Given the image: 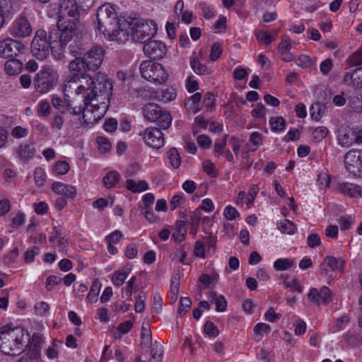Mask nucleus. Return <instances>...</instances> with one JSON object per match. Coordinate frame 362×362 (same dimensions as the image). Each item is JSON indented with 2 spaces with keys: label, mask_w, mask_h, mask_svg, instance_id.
I'll list each match as a JSON object with an SVG mask.
<instances>
[{
  "label": "nucleus",
  "mask_w": 362,
  "mask_h": 362,
  "mask_svg": "<svg viewBox=\"0 0 362 362\" xmlns=\"http://www.w3.org/2000/svg\"><path fill=\"white\" fill-rule=\"evenodd\" d=\"M112 84L106 76L98 73L94 78L82 74L80 76L69 78L64 84V90L74 93L82 100L83 106L73 107L76 115L81 112V122L88 126L98 122L107 112L112 95Z\"/></svg>",
  "instance_id": "f257e3e1"
},
{
  "label": "nucleus",
  "mask_w": 362,
  "mask_h": 362,
  "mask_svg": "<svg viewBox=\"0 0 362 362\" xmlns=\"http://www.w3.org/2000/svg\"><path fill=\"white\" fill-rule=\"evenodd\" d=\"M128 18L121 25L123 30L117 36V42L124 43L131 38L134 42L145 43L156 34L157 25L153 21L141 22L136 18Z\"/></svg>",
  "instance_id": "f03ea898"
},
{
  "label": "nucleus",
  "mask_w": 362,
  "mask_h": 362,
  "mask_svg": "<svg viewBox=\"0 0 362 362\" xmlns=\"http://www.w3.org/2000/svg\"><path fill=\"white\" fill-rule=\"evenodd\" d=\"M28 333L20 327L5 325L0 329V351L8 356H18L27 346Z\"/></svg>",
  "instance_id": "7ed1b4c3"
},
{
  "label": "nucleus",
  "mask_w": 362,
  "mask_h": 362,
  "mask_svg": "<svg viewBox=\"0 0 362 362\" xmlns=\"http://www.w3.org/2000/svg\"><path fill=\"white\" fill-rule=\"evenodd\" d=\"M79 11L75 0H62L58 11L57 29L62 42H68L74 35Z\"/></svg>",
  "instance_id": "20e7f679"
},
{
  "label": "nucleus",
  "mask_w": 362,
  "mask_h": 362,
  "mask_svg": "<svg viewBox=\"0 0 362 362\" xmlns=\"http://www.w3.org/2000/svg\"><path fill=\"white\" fill-rule=\"evenodd\" d=\"M98 29L110 40L117 42V36L123 30L121 25L127 18L117 16L115 8L110 4H105L98 8L96 13Z\"/></svg>",
  "instance_id": "39448f33"
},
{
  "label": "nucleus",
  "mask_w": 362,
  "mask_h": 362,
  "mask_svg": "<svg viewBox=\"0 0 362 362\" xmlns=\"http://www.w3.org/2000/svg\"><path fill=\"white\" fill-rule=\"evenodd\" d=\"M58 40L61 46L67 42H61L60 32L58 29L50 32L48 40L46 32L43 30H38L31 42L33 55L40 60L45 59L49 54V49L52 48V42H57Z\"/></svg>",
  "instance_id": "423d86ee"
},
{
  "label": "nucleus",
  "mask_w": 362,
  "mask_h": 362,
  "mask_svg": "<svg viewBox=\"0 0 362 362\" xmlns=\"http://www.w3.org/2000/svg\"><path fill=\"white\" fill-rule=\"evenodd\" d=\"M139 71L142 78L156 85L163 84L168 79V74L163 66L152 60L143 61Z\"/></svg>",
  "instance_id": "0eeeda50"
},
{
  "label": "nucleus",
  "mask_w": 362,
  "mask_h": 362,
  "mask_svg": "<svg viewBox=\"0 0 362 362\" xmlns=\"http://www.w3.org/2000/svg\"><path fill=\"white\" fill-rule=\"evenodd\" d=\"M54 71L49 66H44L35 76L33 84L37 92L46 93L53 88Z\"/></svg>",
  "instance_id": "6e6552de"
},
{
  "label": "nucleus",
  "mask_w": 362,
  "mask_h": 362,
  "mask_svg": "<svg viewBox=\"0 0 362 362\" xmlns=\"http://www.w3.org/2000/svg\"><path fill=\"white\" fill-rule=\"evenodd\" d=\"M105 56L104 49L98 45H94L87 49L82 57L85 68L88 71H96L102 65Z\"/></svg>",
  "instance_id": "1a4fd4ad"
},
{
  "label": "nucleus",
  "mask_w": 362,
  "mask_h": 362,
  "mask_svg": "<svg viewBox=\"0 0 362 362\" xmlns=\"http://www.w3.org/2000/svg\"><path fill=\"white\" fill-rule=\"evenodd\" d=\"M337 140L342 147H349L354 144H362V136L357 129L341 126L337 132Z\"/></svg>",
  "instance_id": "9d476101"
},
{
  "label": "nucleus",
  "mask_w": 362,
  "mask_h": 362,
  "mask_svg": "<svg viewBox=\"0 0 362 362\" xmlns=\"http://www.w3.org/2000/svg\"><path fill=\"white\" fill-rule=\"evenodd\" d=\"M344 267V260L339 261L334 256H327L319 266V273L327 280H331L333 279V273L337 271L343 272Z\"/></svg>",
  "instance_id": "9b49d317"
},
{
  "label": "nucleus",
  "mask_w": 362,
  "mask_h": 362,
  "mask_svg": "<svg viewBox=\"0 0 362 362\" xmlns=\"http://www.w3.org/2000/svg\"><path fill=\"white\" fill-rule=\"evenodd\" d=\"M344 161L347 171L356 177H362V151H348Z\"/></svg>",
  "instance_id": "f8f14e48"
},
{
  "label": "nucleus",
  "mask_w": 362,
  "mask_h": 362,
  "mask_svg": "<svg viewBox=\"0 0 362 362\" xmlns=\"http://www.w3.org/2000/svg\"><path fill=\"white\" fill-rule=\"evenodd\" d=\"M24 49L23 45L18 40L7 37L0 41V57L13 58Z\"/></svg>",
  "instance_id": "ddd939ff"
},
{
  "label": "nucleus",
  "mask_w": 362,
  "mask_h": 362,
  "mask_svg": "<svg viewBox=\"0 0 362 362\" xmlns=\"http://www.w3.org/2000/svg\"><path fill=\"white\" fill-rule=\"evenodd\" d=\"M9 33L16 37H26L32 33V27L26 17L20 16L12 23Z\"/></svg>",
  "instance_id": "4468645a"
},
{
  "label": "nucleus",
  "mask_w": 362,
  "mask_h": 362,
  "mask_svg": "<svg viewBox=\"0 0 362 362\" xmlns=\"http://www.w3.org/2000/svg\"><path fill=\"white\" fill-rule=\"evenodd\" d=\"M308 299L314 305H319L320 303L327 304L332 300V293L327 286H322L320 291L313 288L308 294Z\"/></svg>",
  "instance_id": "2eb2a0df"
},
{
  "label": "nucleus",
  "mask_w": 362,
  "mask_h": 362,
  "mask_svg": "<svg viewBox=\"0 0 362 362\" xmlns=\"http://www.w3.org/2000/svg\"><path fill=\"white\" fill-rule=\"evenodd\" d=\"M144 139L148 146L153 148H160L164 144L163 134L156 127L146 129L144 133Z\"/></svg>",
  "instance_id": "dca6fc26"
},
{
  "label": "nucleus",
  "mask_w": 362,
  "mask_h": 362,
  "mask_svg": "<svg viewBox=\"0 0 362 362\" xmlns=\"http://www.w3.org/2000/svg\"><path fill=\"white\" fill-rule=\"evenodd\" d=\"M143 49L147 57L155 59L162 58L166 52L165 45L156 40L148 41L144 45Z\"/></svg>",
  "instance_id": "f3484780"
},
{
  "label": "nucleus",
  "mask_w": 362,
  "mask_h": 362,
  "mask_svg": "<svg viewBox=\"0 0 362 362\" xmlns=\"http://www.w3.org/2000/svg\"><path fill=\"white\" fill-rule=\"evenodd\" d=\"M36 149L33 144L21 143L14 150L13 154L21 162L26 163L35 155Z\"/></svg>",
  "instance_id": "a211bd4d"
},
{
  "label": "nucleus",
  "mask_w": 362,
  "mask_h": 362,
  "mask_svg": "<svg viewBox=\"0 0 362 362\" xmlns=\"http://www.w3.org/2000/svg\"><path fill=\"white\" fill-rule=\"evenodd\" d=\"M52 189L56 194L64 195L68 199H73L76 195L75 187L60 182H54L52 185Z\"/></svg>",
  "instance_id": "6ab92c4d"
},
{
  "label": "nucleus",
  "mask_w": 362,
  "mask_h": 362,
  "mask_svg": "<svg viewBox=\"0 0 362 362\" xmlns=\"http://www.w3.org/2000/svg\"><path fill=\"white\" fill-rule=\"evenodd\" d=\"M161 112L160 107L156 103H148L143 108L144 117L150 122H156Z\"/></svg>",
  "instance_id": "aec40b11"
},
{
  "label": "nucleus",
  "mask_w": 362,
  "mask_h": 362,
  "mask_svg": "<svg viewBox=\"0 0 362 362\" xmlns=\"http://www.w3.org/2000/svg\"><path fill=\"white\" fill-rule=\"evenodd\" d=\"M23 69V63L19 59L12 58L6 62L4 70L6 74L14 76L19 74Z\"/></svg>",
  "instance_id": "412c9836"
},
{
  "label": "nucleus",
  "mask_w": 362,
  "mask_h": 362,
  "mask_svg": "<svg viewBox=\"0 0 362 362\" xmlns=\"http://www.w3.org/2000/svg\"><path fill=\"white\" fill-rule=\"evenodd\" d=\"M202 99V93H196L185 99V106L191 113L195 114L200 110L199 103Z\"/></svg>",
  "instance_id": "4be33fe9"
},
{
  "label": "nucleus",
  "mask_w": 362,
  "mask_h": 362,
  "mask_svg": "<svg viewBox=\"0 0 362 362\" xmlns=\"http://www.w3.org/2000/svg\"><path fill=\"white\" fill-rule=\"evenodd\" d=\"M341 192L349 195L351 197H362V188L357 185L353 183H344L340 186Z\"/></svg>",
  "instance_id": "5701e85b"
},
{
  "label": "nucleus",
  "mask_w": 362,
  "mask_h": 362,
  "mask_svg": "<svg viewBox=\"0 0 362 362\" xmlns=\"http://www.w3.org/2000/svg\"><path fill=\"white\" fill-rule=\"evenodd\" d=\"M190 65L197 74L207 75L211 73V69L206 65L201 64L197 57H191Z\"/></svg>",
  "instance_id": "b1692460"
},
{
  "label": "nucleus",
  "mask_w": 362,
  "mask_h": 362,
  "mask_svg": "<svg viewBox=\"0 0 362 362\" xmlns=\"http://www.w3.org/2000/svg\"><path fill=\"white\" fill-rule=\"evenodd\" d=\"M129 272L124 269L115 270L110 276L112 283L117 287L121 286L127 279Z\"/></svg>",
  "instance_id": "393cba45"
},
{
  "label": "nucleus",
  "mask_w": 362,
  "mask_h": 362,
  "mask_svg": "<svg viewBox=\"0 0 362 362\" xmlns=\"http://www.w3.org/2000/svg\"><path fill=\"white\" fill-rule=\"evenodd\" d=\"M167 157L169 160L170 165L174 169H177L181 165V157L176 148H171L167 152Z\"/></svg>",
  "instance_id": "a878e982"
},
{
  "label": "nucleus",
  "mask_w": 362,
  "mask_h": 362,
  "mask_svg": "<svg viewBox=\"0 0 362 362\" xmlns=\"http://www.w3.org/2000/svg\"><path fill=\"white\" fill-rule=\"evenodd\" d=\"M69 52L75 57H83L84 53L86 52V49L84 47L83 44L81 40H74L69 46Z\"/></svg>",
  "instance_id": "bb28decb"
},
{
  "label": "nucleus",
  "mask_w": 362,
  "mask_h": 362,
  "mask_svg": "<svg viewBox=\"0 0 362 362\" xmlns=\"http://www.w3.org/2000/svg\"><path fill=\"white\" fill-rule=\"evenodd\" d=\"M119 179L120 175L117 172L110 171L103 177V182L106 188L110 189L115 187Z\"/></svg>",
  "instance_id": "cd10ccee"
},
{
  "label": "nucleus",
  "mask_w": 362,
  "mask_h": 362,
  "mask_svg": "<svg viewBox=\"0 0 362 362\" xmlns=\"http://www.w3.org/2000/svg\"><path fill=\"white\" fill-rule=\"evenodd\" d=\"M277 226L282 233L288 235H293L296 230V227L293 223L288 219L281 221L277 223Z\"/></svg>",
  "instance_id": "c85d7f7f"
},
{
  "label": "nucleus",
  "mask_w": 362,
  "mask_h": 362,
  "mask_svg": "<svg viewBox=\"0 0 362 362\" xmlns=\"http://www.w3.org/2000/svg\"><path fill=\"white\" fill-rule=\"evenodd\" d=\"M69 68L71 71L76 73L88 71L87 69L85 68V64L82 57H77L75 59L71 61L69 64Z\"/></svg>",
  "instance_id": "c756f323"
},
{
  "label": "nucleus",
  "mask_w": 362,
  "mask_h": 362,
  "mask_svg": "<svg viewBox=\"0 0 362 362\" xmlns=\"http://www.w3.org/2000/svg\"><path fill=\"white\" fill-rule=\"evenodd\" d=\"M156 121L160 127L166 129L170 127L172 122V117L168 112H161Z\"/></svg>",
  "instance_id": "7c9ffc66"
},
{
  "label": "nucleus",
  "mask_w": 362,
  "mask_h": 362,
  "mask_svg": "<svg viewBox=\"0 0 362 362\" xmlns=\"http://www.w3.org/2000/svg\"><path fill=\"white\" fill-rule=\"evenodd\" d=\"M269 123L273 132L283 131L286 127L285 119L282 117H271Z\"/></svg>",
  "instance_id": "2f4dec72"
},
{
  "label": "nucleus",
  "mask_w": 362,
  "mask_h": 362,
  "mask_svg": "<svg viewBox=\"0 0 362 362\" xmlns=\"http://www.w3.org/2000/svg\"><path fill=\"white\" fill-rule=\"evenodd\" d=\"M52 105L57 109L60 112L64 113L71 108V103L63 100L59 97H53L52 100Z\"/></svg>",
  "instance_id": "473e14b6"
},
{
  "label": "nucleus",
  "mask_w": 362,
  "mask_h": 362,
  "mask_svg": "<svg viewBox=\"0 0 362 362\" xmlns=\"http://www.w3.org/2000/svg\"><path fill=\"white\" fill-rule=\"evenodd\" d=\"M101 284L98 281H94L87 296V300L90 303H95L98 300V296L100 293Z\"/></svg>",
  "instance_id": "72a5a7b5"
},
{
  "label": "nucleus",
  "mask_w": 362,
  "mask_h": 362,
  "mask_svg": "<svg viewBox=\"0 0 362 362\" xmlns=\"http://www.w3.org/2000/svg\"><path fill=\"white\" fill-rule=\"evenodd\" d=\"M254 339L259 341L263 337V332H269L271 330L270 326L266 323H258L254 327Z\"/></svg>",
  "instance_id": "f704fd0d"
},
{
  "label": "nucleus",
  "mask_w": 362,
  "mask_h": 362,
  "mask_svg": "<svg viewBox=\"0 0 362 362\" xmlns=\"http://www.w3.org/2000/svg\"><path fill=\"white\" fill-rule=\"evenodd\" d=\"M293 264V259L288 258H279L274 262V267L278 271H283L291 268Z\"/></svg>",
  "instance_id": "c9c22d12"
},
{
  "label": "nucleus",
  "mask_w": 362,
  "mask_h": 362,
  "mask_svg": "<svg viewBox=\"0 0 362 362\" xmlns=\"http://www.w3.org/2000/svg\"><path fill=\"white\" fill-rule=\"evenodd\" d=\"M62 344L61 341L54 339L51 345L46 350V355L49 359H54L58 357L59 349Z\"/></svg>",
  "instance_id": "e433bc0d"
},
{
  "label": "nucleus",
  "mask_w": 362,
  "mask_h": 362,
  "mask_svg": "<svg viewBox=\"0 0 362 362\" xmlns=\"http://www.w3.org/2000/svg\"><path fill=\"white\" fill-rule=\"evenodd\" d=\"M249 142L254 146L252 151H256L263 144L262 134L258 132H252L250 135Z\"/></svg>",
  "instance_id": "4c0bfd02"
},
{
  "label": "nucleus",
  "mask_w": 362,
  "mask_h": 362,
  "mask_svg": "<svg viewBox=\"0 0 362 362\" xmlns=\"http://www.w3.org/2000/svg\"><path fill=\"white\" fill-rule=\"evenodd\" d=\"M40 356V351L37 349L30 350L24 354L18 362H37Z\"/></svg>",
  "instance_id": "58836bf2"
},
{
  "label": "nucleus",
  "mask_w": 362,
  "mask_h": 362,
  "mask_svg": "<svg viewBox=\"0 0 362 362\" xmlns=\"http://www.w3.org/2000/svg\"><path fill=\"white\" fill-rule=\"evenodd\" d=\"M28 129L22 126L14 127L11 130V136L17 139L25 138L28 135Z\"/></svg>",
  "instance_id": "ea45409f"
},
{
  "label": "nucleus",
  "mask_w": 362,
  "mask_h": 362,
  "mask_svg": "<svg viewBox=\"0 0 362 362\" xmlns=\"http://www.w3.org/2000/svg\"><path fill=\"white\" fill-rule=\"evenodd\" d=\"M34 179L36 185L42 187L46 180V173L42 168H36L34 170Z\"/></svg>",
  "instance_id": "a19ab883"
},
{
  "label": "nucleus",
  "mask_w": 362,
  "mask_h": 362,
  "mask_svg": "<svg viewBox=\"0 0 362 362\" xmlns=\"http://www.w3.org/2000/svg\"><path fill=\"white\" fill-rule=\"evenodd\" d=\"M133 327V322L131 320H127L120 323L117 327L118 334H115V339H120L123 334H127Z\"/></svg>",
  "instance_id": "79ce46f5"
},
{
  "label": "nucleus",
  "mask_w": 362,
  "mask_h": 362,
  "mask_svg": "<svg viewBox=\"0 0 362 362\" xmlns=\"http://www.w3.org/2000/svg\"><path fill=\"white\" fill-rule=\"evenodd\" d=\"M141 337L144 343H149L151 341V332L148 321L144 322L141 327Z\"/></svg>",
  "instance_id": "37998d69"
},
{
  "label": "nucleus",
  "mask_w": 362,
  "mask_h": 362,
  "mask_svg": "<svg viewBox=\"0 0 362 362\" xmlns=\"http://www.w3.org/2000/svg\"><path fill=\"white\" fill-rule=\"evenodd\" d=\"M53 170L58 175H65L69 170V164L65 160L57 161L54 165Z\"/></svg>",
  "instance_id": "c03bdc74"
},
{
  "label": "nucleus",
  "mask_w": 362,
  "mask_h": 362,
  "mask_svg": "<svg viewBox=\"0 0 362 362\" xmlns=\"http://www.w3.org/2000/svg\"><path fill=\"white\" fill-rule=\"evenodd\" d=\"M11 223L12 226L18 228L25 223V214L21 211L16 214H11Z\"/></svg>",
  "instance_id": "a18cd8bd"
},
{
  "label": "nucleus",
  "mask_w": 362,
  "mask_h": 362,
  "mask_svg": "<svg viewBox=\"0 0 362 362\" xmlns=\"http://www.w3.org/2000/svg\"><path fill=\"white\" fill-rule=\"evenodd\" d=\"M50 105L48 102L42 100L37 104V114L40 117H47L50 114Z\"/></svg>",
  "instance_id": "49530a36"
},
{
  "label": "nucleus",
  "mask_w": 362,
  "mask_h": 362,
  "mask_svg": "<svg viewBox=\"0 0 362 362\" xmlns=\"http://www.w3.org/2000/svg\"><path fill=\"white\" fill-rule=\"evenodd\" d=\"M349 64L351 66L362 65V49H359L349 57Z\"/></svg>",
  "instance_id": "de8ad7c7"
},
{
  "label": "nucleus",
  "mask_w": 362,
  "mask_h": 362,
  "mask_svg": "<svg viewBox=\"0 0 362 362\" xmlns=\"http://www.w3.org/2000/svg\"><path fill=\"white\" fill-rule=\"evenodd\" d=\"M5 8L8 13H15L20 10L21 3L19 0H5Z\"/></svg>",
  "instance_id": "09e8293b"
},
{
  "label": "nucleus",
  "mask_w": 362,
  "mask_h": 362,
  "mask_svg": "<svg viewBox=\"0 0 362 362\" xmlns=\"http://www.w3.org/2000/svg\"><path fill=\"white\" fill-rule=\"evenodd\" d=\"M204 332L209 337H215L218 335L219 331L214 324L211 321H207L204 327Z\"/></svg>",
  "instance_id": "8fccbe9b"
},
{
  "label": "nucleus",
  "mask_w": 362,
  "mask_h": 362,
  "mask_svg": "<svg viewBox=\"0 0 362 362\" xmlns=\"http://www.w3.org/2000/svg\"><path fill=\"white\" fill-rule=\"evenodd\" d=\"M35 312L37 315H46L49 310V305L47 303L41 301L35 304Z\"/></svg>",
  "instance_id": "3c124183"
},
{
  "label": "nucleus",
  "mask_w": 362,
  "mask_h": 362,
  "mask_svg": "<svg viewBox=\"0 0 362 362\" xmlns=\"http://www.w3.org/2000/svg\"><path fill=\"white\" fill-rule=\"evenodd\" d=\"M222 53V47L220 43L214 42L211 48L210 59L211 61H216Z\"/></svg>",
  "instance_id": "603ef678"
},
{
  "label": "nucleus",
  "mask_w": 362,
  "mask_h": 362,
  "mask_svg": "<svg viewBox=\"0 0 362 362\" xmlns=\"http://www.w3.org/2000/svg\"><path fill=\"white\" fill-rule=\"evenodd\" d=\"M122 237V233L120 230H116L108 235L105 236V241L107 243H118Z\"/></svg>",
  "instance_id": "864d4df0"
},
{
  "label": "nucleus",
  "mask_w": 362,
  "mask_h": 362,
  "mask_svg": "<svg viewBox=\"0 0 362 362\" xmlns=\"http://www.w3.org/2000/svg\"><path fill=\"white\" fill-rule=\"evenodd\" d=\"M180 304L179 313L180 315H185L187 313V309L191 307L192 300L188 297H182L180 298Z\"/></svg>",
  "instance_id": "5fc2aeb1"
},
{
  "label": "nucleus",
  "mask_w": 362,
  "mask_h": 362,
  "mask_svg": "<svg viewBox=\"0 0 362 362\" xmlns=\"http://www.w3.org/2000/svg\"><path fill=\"white\" fill-rule=\"evenodd\" d=\"M97 142L99 145L100 151L102 153H106L111 148L110 141L103 136H98L97 138Z\"/></svg>",
  "instance_id": "6e6d98bb"
},
{
  "label": "nucleus",
  "mask_w": 362,
  "mask_h": 362,
  "mask_svg": "<svg viewBox=\"0 0 362 362\" xmlns=\"http://www.w3.org/2000/svg\"><path fill=\"white\" fill-rule=\"evenodd\" d=\"M62 281V279L57 276H49L46 280L45 288L47 291H52L53 287L59 285Z\"/></svg>",
  "instance_id": "4d7b16f0"
},
{
  "label": "nucleus",
  "mask_w": 362,
  "mask_h": 362,
  "mask_svg": "<svg viewBox=\"0 0 362 362\" xmlns=\"http://www.w3.org/2000/svg\"><path fill=\"white\" fill-rule=\"evenodd\" d=\"M185 86L188 92L194 93L199 88V83L193 76H189L186 80Z\"/></svg>",
  "instance_id": "13d9d810"
},
{
  "label": "nucleus",
  "mask_w": 362,
  "mask_h": 362,
  "mask_svg": "<svg viewBox=\"0 0 362 362\" xmlns=\"http://www.w3.org/2000/svg\"><path fill=\"white\" fill-rule=\"evenodd\" d=\"M177 93L175 89L173 88H169L165 89L162 93V99L165 102H170L175 99Z\"/></svg>",
  "instance_id": "bf43d9fd"
},
{
  "label": "nucleus",
  "mask_w": 362,
  "mask_h": 362,
  "mask_svg": "<svg viewBox=\"0 0 362 362\" xmlns=\"http://www.w3.org/2000/svg\"><path fill=\"white\" fill-rule=\"evenodd\" d=\"M194 254L195 256L204 258L205 257V245L201 240H197L195 243L194 248Z\"/></svg>",
  "instance_id": "052dcab7"
},
{
  "label": "nucleus",
  "mask_w": 362,
  "mask_h": 362,
  "mask_svg": "<svg viewBox=\"0 0 362 362\" xmlns=\"http://www.w3.org/2000/svg\"><path fill=\"white\" fill-rule=\"evenodd\" d=\"M40 254V249L37 247H33L25 253V261L28 263L33 262L35 257Z\"/></svg>",
  "instance_id": "680f3d73"
},
{
  "label": "nucleus",
  "mask_w": 362,
  "mask_h": 362,
  "mask_svg": "<svg viewBox=\"0 0 362 362\" xmlns=\"http://www.w3.org/2000/svg\"><path fill=\"white\" fill-rule=\"evenodd\" d=\"M284 284L286 288H294L299 293L302 292V287L298 284V281L296 278L289 279L288 277H286L284 280Z\"/></svg>",
  "instance_id": "e2e57ef3"
},
{
  "label": "nucleus",
  "mask_w": 362,
  "mask_h": 362,
  "mask_svg": "<svg viewBox=\"0 0 362 362\" xmlns=\"http://www.w3.org/2000/svg\"><path fill=\"white\" fill-rule=\"evenodd\" d=\"M199 8L202 11L203 16L206 19H211L214 16V13L211 7L205 3H201L199 5Z\"/></svg>",
  "instance_id": "0e129e2a"
},
{
  "label": "nucleus",
  "mask_w": 362,
  "mask_h": 362,
  "mask_svg": "<svg viewBox=\"0 0 362 362\" xmlns=\"http://www.w3.org/2000/svg\"><path fill=\"white\" fill-rule=\"evenodd\" d=\"M197 141L198 144L204 148H209L211 147L212 141L206 135L201 134L197 136Z\"/></svg>",
  "instance_id": "69168bd1"
},
{
  "label": "nucleus",
  "mask_w": 362,
  "mask_h": 362,
  "mask_svg": "<svg viewBox=\"0 0 362 362\" xmlns=\"http://www.w3.org/2000/svg\"><path fill=\"white\" fill-rule=\"evenodd\" d=\"M307 243L310 247L314 248L321 244V239L318 234L313 233L308 237Z\"/></svg>",
  "instance_id": "338daca9"
},
{
  "label": "nucleus",
  "mask_w": 362,
  "mask_h": 362,
  "mask_svg": "<svg viewBox=\"0 0 362 362\" xmlns=\"http://www.w3.org/2000/svg\"><path fill=\"white\" fill-rule=\"evenodd\" d=\"M185 201L183 195L181 194H175L174 195L170 202V207L171 210H175L178 206L183 204Z\"/></svg>",
  "instance_id": "774afa93"
}]
</instances>
